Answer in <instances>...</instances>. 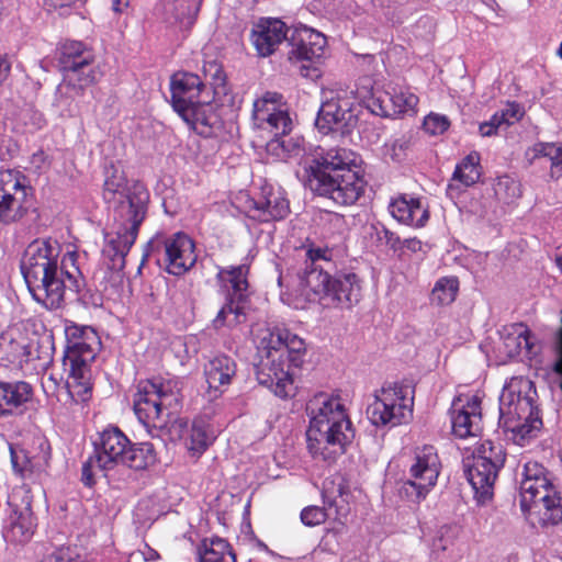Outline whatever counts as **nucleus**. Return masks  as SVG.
Listing matches in <instances>:
<instances>
[{
    "mask_svg": "<svg viewBox=\"0 0 562 562\" xmlns=\"http://www.w3.org/2000/svg\"><path fill=\"white\" fill-rule=\"evenodd\" d=\"M198 134L209 137L220 125V117L210 100L201 99L178 113Z\"/></svg>",
    "mask_w": 562,
    "mask_h": 562,
    "instance_id": "obj_29",
    "label": "nucleus"
},
{
    "mask_svg": "<svg viewBox=\"0 0 562 562\" xmlns=\"http://www.w3.org/2000/svg\"><path fill=\"white\" fill-rule=\"evenodd\" d=\"M211 442V437L201 425L193 424L191 429V445L192 451L201 453Z\"/></svg>",
    "mask_w": 562,
    "mask_h": 562,
    "instance_id": "obj_50",
    "label": "nucleus"
},
{
    "mask_svg": "<svg viewBox=\"0 0 562 562\" xmlns=\"http://www.w3.org/2000/svg\"><path fill=\"white\" fill-rule=\"evenodd\" d=\"M206 87L201 78L192 72H176L170 80L171 104L179 113L186 108L203 99Z\"/></svg>",
    "mask_w": 562,
    "mask_h": 562,
    "instance_id": "obj_28",
    "label": "nucleus"
},
{
    "mask_svg": "<svg viewBox=\"0 0 562 562\" xmlns=\"http://www.w3.org/2000/svg\"><path fill=\"white\" fill-rule=\"evenodd\" d=\"M60 245L37 238L25 248L20 269L32 297L48 310L63 306L68 292L77 294L85 284L77 266V251H68L59 262Z\"/></svg>",
    "mask_w": 562,
    "mask_h": 562,
    "instance_id": "obj_1",
    "label": "nucleus"
},
{
    "mask_svg": "<svg viewBox=\"0 0 562 562\" xmlns=\"http://www.w3.org/2000/svg\"><path fill=\"white\" fill-rule=\"evenodd\" d=\"M130 439L119 427H108L94 442V456L101 471L112 470L122 463Z\"/></svg>",
    "mask_w": 562,
    "mask_h": 562,
    "instance_id": "obj_23",
    "label": "nucleus"
},
{
    "mask_svg": "<svg viewBox=\"0 0 562 562\" xmlns=\"http://www.w3.org/2000/svg\"><path fill=\"white\" fill-rule=\"evenodd\" d=\"M133 406L137 418L145 426H164L180 407L178 381L162 378L139 381Z\"/></svg>",
    "mask_w": 562,
    "mask_h": 562,
    "instance_id": "obj_8",
    "label": "nucleus"
},
{
    "mask_svg": "<svg viewBox=\"0 0 562 562\" xmlns=\"http://www.w3.org/2000/svg\"><path fill=\"white\" fill-rule=\"evenodd\" d=\"M286 135L288 134H273V138L266 145L268 155L277 160H286L289 157L300 151V147L295 142L285 139Z\"/></svg>",
    "mask_w": 562,
    "mask_h": 562,
    "instance_id": "obj_45",
    "label": "nucleus"
},
{
    "mask_svg": "<svg viewBox=\"0 0 562 562\" xmlns=\"http://www.w3.org/2000/svg\"><path fill=\"white\" fill-rule=\"evenodd\" d=\"M506 110H509L507 117L509 119V125L513 124L515 121H518L520 117V110L519 106L515 103H512L508 105Z\"/></svg>",
    "mask_w": 562,
    "mask_h": 562,
    "instance_id": "obj_59",
    "label": "nucleus"
},
{
    "mask_svg": "<svg viewBox=\"0 0 562 562\" xmlns=\"http://www.w3.org/2000/svg\"><path fill=\"white\" fill-rule=\"evenodd\" d=\"M237 364L226 355H217L204 364V375L210 390L220 391L228 386L236 375Z\"/></svg>",
    "mask_w": 562,
    "mask_h": 562,
    "instance_id": "obj_30",
    "label": "nucleus"
},
{
    "mask_svg": "<svg viewBox=\"0 0 562 562\" xmlns=\"http://www.w3.org/2000/svg\"><path fill=\"white\" fill-rule=\"evenodd\" d=\"M363 86L369 101L368 106L372 112L383 116H392L405 113H415L418 104V97L406 88H392L391 91L375 92L371 86V79L366 78Z\"/></svg>",
    "mask_w": 562,
    "mask_h": 562,
    "instance_id": "obj_19",
    "label": "nucleus"
},
{
    "mask_svg": "<svg viewBox=\"0 0 562 562\" xmlns=\"http://www.w3.org/2000/svg\"><path fill=\"white\" fill-rule=\"evenodd\" d=\"M247 300L225 296V303L213 321L216 329L227 326L235 327L246 322L245 305Z\"/></svg>",
    "mask_w": 562,
    "mask_h": 562,
    "instance_id": "obj_37",
    "label": "nucleus"
},
{
    "mask_svg": "<svg viewBox=\"0 0 562 562\" xmlns=\"http://www.w3.org/2000/svg\"><path fill=\"white\" fill-rule=\"evenodd\" d=\"M104 176L103 199L113 207L114 223L105 234L102 255L109 270L121 272L147 216L149 193L139 181L128 182L124 171L114 165L105 168Z\"/></svg>",
    "mask_w": 562,
    "mask_h": 562,
    "instance_id": "obj_2",
    "label": "nucleus"
},
{
    "mask_svg": "<svg viewBox=\"0 0 562 562\" xmlns=\"http://www.w3.org/2000/svg\"><path fill=\"white\" fill-rule=\"evenodd\" d=\"M41 562H83L69 548H60L45 557Z\"/></svg>",
    "mask_w": 562,
    "mask_h": 562,
    "instance_id": "obj_52",
    "label": "nucleus"
},
{
    "mask_svg": "<svg viewBox=\"0 0 562 562\" xmlns=\"http://www.w3.org/2000/svg\"><path fill=\"white\" fill-rule=\"evenodd\" d=\"M404 145H405L404 142L395 140L394 144H393V150H395L396 146H398L400 149H403Z\"/></svg>",
    "mask_w": 562,
    "mask_h": 562,
    "instance_id": "obj_62",
    "label": "nucleus"
},
{
    "mask_svg": "<svg viewBox=\"0 0 562 562\" xmlns=\"http://www.w3.org/2000/svg\"><path fill=\"white\" fill-rule=\"evenodd\" d=\"M247 213L261 223L280 221L290 213L289 200L280 188L265 186L258 198L248 201Z\"/></svg>",
    "mask_w": 562,
    "mask_h": 562,
    "instance_id": "obj_22",
    "label": "nucleus"
},
{
    "mask_svg": "<svg viewBox=\"0 0 562 562\" xmlns=\"http://www.w3.org/2000/svg\"><path fill=\"white\" fill-rule=\"evenodd\" d=\"M322 496L324 507H305L301 512L302 522L310 527L321 525L328 518L345 522L351 512V493L346 480L340 475L326 479Z\"/></svg>",
    "mask_w": 562,
    "mask_h": 562,
    "instance_id": "obj_15",
    "label": "nucleus"
},
{
    "mask_svg": "<svg viewBox=\"0 0 562 562\" xmlns=\"http://www.w3.org/2000/svg\"><path fill=\"white\" fill-rule=\"evenodd\" d=\"M557 265L560 268V270L562 271V254L557 257Z\"/></svg>",
    "mask_w": 562,
    "mask_h": 562,
    "instance_id": "obj_63",
    "label": "nucleus"
},
{
    "mask_svg": "<svg viewBox=\"0 0 562 562\" xmlns=\"http://www.w3.org/2000/svg\"><path fill=\"white\" fill-rule=\"evenodd\" d=\"M281 99L280 93L268 91L254 102V120L259 126L276 135L289 134L293 125L289 113L278 109Z\"/></svg>",
    "mask_w": 562,
    "mask_h": 562,
    "instance_id": "obj_21",
    "label": "nucleus"
},
{
    "mask_svg": "<svg viewBox=\"0 0 562 562\" xmlns=\"http://www.w3.org/2000/svg\"><path fill=\"white\" fill-rule=\"evenodd\" d=\"M448 530V527H442L440 529V535L432 540V551L434 552H445L449 547V541L445 539L443 531Z\"/></svg>",
    "mask_w": 562,
    "mask_h": 562,
    "instance_id": "obj_55",
    "label": "nucleus"
},
{
    "mask_svg": "<svg viewBox=\"0 0 562 562\" xmlns=\"http://www.w3.org/2000/svg\"><path fill=\"white\" fill-rule=\"evenodd\" d=\"M330 222L334 223L335 225L339 226L345 223V218L342 215L334 213L330 215Z\"/></svg>",
    "mask_w": 562,
    "mask_h": 562,
    "instance_id": "obj_61",
    "label": "nucleus"
},
{
    "mask_svg": "<svg viewBox=\"0 0 562 562\" xmlns=\"http://www.w3.org/2000/svg\"><path fill=\"white\" fill-rule=\"evenodd\" d=\"M98 468V462L95 461V456H91L86 462L82 464L81 469V481L86 486L91 487L95 481L93 479V469Z\"/></svg>",
    "mask_w": 562,
    "mask_h": 562,
    "instance_id": "obj_54",
    "label": "nucleus"
},
{
    "mask_svg": "<svg viewBox=\"0 0 562 562\" xmlns=\"http://www.w3.org/2000/svg\"><path fill=\"white\" fill-rule=\"evenodd\" d=\"M368 235L370 241L378 248L386 247L393 251L402 249L400 236L386 228L381 222L372 223L369 226Z\"/></svg>",
    "mask_w": 562,
    "mask_h": 562,
    "instance_id": "obj_42",
    "label": "nucleus"
},
{
    "mask_svg": "<svg viewBox=\"0 0 562 562\" xmlns=\"http://www.w3.org/2000/svg\"><path fill=\"white\" fill-rule=\"evenodd\" d=\"M288 31L280 19L261 18L251 29L250 41L259 56L268 57L288 38Z\"/></svg>",
    "mask_w": 562,
    "mask_h": 562,
    "instance_id": "obj_27",
    "label": "nucleus"
},
{
    "mask_svg": "<svg viewBox=\"0 0 562 562\" xmlns=\"http://www.w3.org/2000/svg\"><path fill=\"white\" fill-rule=\"evenodd\" d=\"M459 291V281L456 277L440 278L430 294V301L436 305H449L457 296Z\"/></svg>",
    "mask_w": 562,
    "mask_h": 562,
    "instance_id": "obj_43",
    "label": "nucleus"
},
{
    "mask_svg": "<svg viewBox=\"0 0 562 562\" xmlns=\"http://www.w3.org/2000/svg\"><path fill=\"white\" fill-rule=\"evenodd\" d=\"M8 516L3 522V537L9 542L24 543L34 532L35 522L29 496L18 499L12 494L8 499Z\"/></svg>",
    "mask_w": 562,
    "mask_h": 562,
    "instance_id": "obj_20",
    "label": "nucleus"
},
{
    "mask_svg": "<svg viewBox=\"0 0 562 562\" xmlns=\"http://www.w3.org/2000/svg\"><path fill=\"white\" fill-rule=\"evenodd\" d=\"M58 64L64 75L56 92L59 105H70L76 97L81 95L100 77L93 65V50L80 41H66L60 46Z\"/></svg>",
    "mask_w": 562,
    "mask_h": 562,
    "instance_id": "obj_7",
    "label": "nucleus"
},
{
    "mask_svg": "<svg viewBox=\"0 0 562 562\" xmlns=\"http://www.w3.org/2000/svg\"><path fill=\"white\" fill-rule=\"evenodd\" d=\"M153 258L167 272L173 276H182L191 269L195 261L194 243L184 233L167 235L156 233L147 243L144 250V259Z\"/></svg>",
    "mask_w": 562,
    "mask_h": 562,
    "instance_id": "obj_11",
    "label": "nucleus"
},
{
    "mask_svg": "<svg viewBox=\"0 0 562 562\" xmlns=\"http://www.w3.org/2000/svg\"><path fill=\"white\" fill-rule=\"evenodd\" d=\"M536 156L547 157L551 161L550 173L552 178L562 177V144L539 143L535 145Z\"/></svg>",
    "mask_w": 562,
    "mask_h": 562,
    "instance_id": "obj_46",
    "label": "nucleus"
},
{
    "mask_svg": "<svg viewBox=\"0 0 562 562\" xmlns=\"http://www.w3.org/2000/svg\"><path fill=\"white\" fill-rule=\"evenodd\" d=\"M360 165L361 158L356 151L345 147L329 148L305 169L306 186L338 205H352L364 192Z\"/></svg>",
    "mask_w": 562,
    "mask_h": 562,
    "instance_id": "obj_3",
    "label": "nucleus"
},
{
    "mask_svg": "<svg viewBox=\"0 0 562 562\" xmlns=\"http://www.w3.org/2000/svg\"><path fill=\"white\" fill-rule=\"evenodd\" d=\"M409 386L392 383L374 394L367 415L374 426L395 427L407 423L413 416L414 397Z\"/></svg>",
    "mask_w": 562,
    "mask_h": 562,
    "instance_id": "obj_12",
    "label": "nucleus"
},
{
    "mask_svg": "<svg viewBox=\"0 0 562 562\" xmlns=\"http://www.w3.org/2000/svg\"><path fill=\"white\" fill-rule=\"evenodd\" d=\"M368 100L366 89H338L334 95L325 100L317 113L315 120L316 127L327 134L333 131H345L355 126L357 123L356 105L360 101Z\"/></svg>",
    "mask_w": 562,
    "mask_h": 562,
    "instance_id": "obj_13",
    "label": "nucleus"
},
{
    "mask_svg": "<svg viewBox=\"0 0 562 562\" xmlns=\"http://www.w3.org/2000/svg\"><path fill=\"white\" fill-rule=\"evenodd\" d=\"M452 431L459 438L474 436L481 429V400L476 395L458 396L450 408Z\"/></svg>",
    "mask_w": 562,
    "mask_h": 562,
    "instance_id": "obj_24",
    "label": "nucleus"
},
{
    "mask_svg": "<svg viewBox=\"0 0 562 562\" xmlns=\"http://www.w3.org/2000/svg\"><path fill=\"white\" fill-rule=\"evenodd\" d=\"M31 164L35 169L41 170L47 165V156L42 149H40L32 155Z\"/></svg>",
    "mask_w": 562,
    "mask_h": 562,
    "instance_id": "obj_56",
    "label": "nucleus"
},
{
    "mask_svg": "<svg viewBox=\"0 0 562 562\" xmlns=\"http://www.w3.org/2000/svg\"><path fill=\"white\" fill-rule=\"evenodd\" d=\"M307 411L311 415L306 430L307 448L314 458L331 462L337 456L346 452V448L355 438V429L345 413L339 398L325 394L315 396Z\"/></svg>",
    "mask_w": 562,
    "mask_h": 562,
    "instance_id": "obj_4",
    "label": "nucleus"
},
{
    "mask_svg": "<svg viewBox=\"0 0 562 562\" xmlns=\"http://www.w3.org/2000/svg\"><path fill=\"white\" fill-rule=\"evenodd\" d=\"M503 355L513 358L519 355L522 346L528 350L531 349L530 331L524 324H514L509 328H505L501 334Z\"/></svg>",
    "mask_w": 562,
    "mask_h": 562,
    "instance_id": "obj_35",
    "label": "nucleus"
},
{
    "mask_svg": "<svg viewBox=\"0 0 562 562\" xmlns=\"http://www.w3.org/2000/svg\"><path fill=\"white\" fill-rule=\"evenodd\" d=\"M290 44L292 48L289 52V58L308 63V65L301 66V74L305 77L317 78L319 71L315 64L324 54L326 37L319 32L303 27L292 33Z\"/></svg>",
    "mask_w": 562,
    "mask_h": 562,
    "instance_id": "obj_18",
    "label": "nucleus"
},
{
    "mask_svg": "<svg viewBox=\"0 0 562 562\" xmlns=\"http://www.w3.org/2000/svg\"><path fill=\"white\" fill-rule=\"evenodd\" d=\"M495 195L504 203H510L521 195L520 183L508 175L499 176L494 184Z\"/></svg>",
    "mask_w": 562,
    "mask_h": 562,
    "instance_id": "obj_47",
    "label": "nucleus"
},
{
    "mask_svg": "<svg viewBox=\"0 0 562 562\" xmlns=\"http://www.w3.org/2000/svg\"><path fill=\"white\" fill-rule=\"evenodd\" d=\"M259 362L256 364V376L259 384L271 390L279 397L291 395L293 379L291 363H288L278 350L263 348L261 337L258 335Z\"/></svg>",
    "mask_w": 562,
    "mask_h": 562,
    "instance_id": "obj_16",
    "label": "nucleus"
},
{
    "mask_svg": "<svg viewBox=\"0 0 562 562\" xmlns=\"http://www.w3.org/2000/svg\"><path fill=\"white\" fill-rule=\"evenodd\" d=\"M203 75L213 89L214 99L227 95L226 74L222 65L216 60L204 61Z\"/></svg>",
    "mask_w": 562,
    "mask_h": 562,
    "instance_id": "obj_44",
    "label": "nucleus"
},
{
    "mask_svg": "<svg viewBox=\"0 0 562 562\" xmlns=\"http://www.w3.org/2000/svg\"><path fill=\"white\" fill-rule=\"evenodd\" d=\"M310 303L325 308L351 307L361 299V280L353 272L312 271L305 277V291L300 294Z\"/></svg>",
    "mask_w": 562,
    "mask_h": 562,
    "instance_id": "obj_9",
    "label": "nucleus"
},
{
    "mask_svg": "<svg viewBox=\"0 0 562 562\" xmlns=\"http://www.w3.org/2000/svg\"><path fill=\"white\" fill-rule=\"evenodd\" d=\"M329 250L322 248H311L306 251V260L304 267L299 271L297 291L302 294L305 291V277L312 271L322 270V272H329L331 266L330 258L327 256Z\"/></svg>",
    "mask_w": 562,
    "mask_h": 562,
    "instance_id": "obj_39",
    "label": "nucleus"
},
{
    "mask_svg": "<svg viewBox=\"0 0 562 562\" xmlns=\"http://www.w3.org/2000/svg\"><path fill=\"white\" fill-rule=\"evenodd\" d=\"M157 461L154 445L150 442L132 443L126 450L122 465L140 471L154 465Z\"/></svg>",
    "mask_w": 562,
    "mask_h": 562,
    "instance_id": "obj_36",
    "label": "nucleus"
},
{
    "mask_svg": "<svg viewBox=\"0 0 562 562\" xmlns=\"http://www.w3.org/2000/svg\"><path fill=\"white\" fill-rule=\"evenodd\" d=\"M509 110H503L502 112H496L490 121L483 122L479 126L480 134L483 137H490L496 134L497 128L503 124L509 125V119L507 117Z\"/></svg>",
    "mask_w": 562,
    "mask_h": 562,
    "instance_id": "obj_48",
    "label": "nucleus"
},
{
    "mask_svg": "<svg viewBox=\"0 0 562 562\" xmlns=\"http://www.w3.org/2000/svg\"><path fill=\"white\" fill-rule=\"evenodd\" d=\"M248 272L249 267L247 265L220 268L217 280L221 288L225 291V296L247 300Z\"/></svg>",
    "mask_w": 562,
    "mask_h": 562,
    "instance_id": "obj_33",
    "label": "nucleus"
},
{
    "mask_svg": "<svg viewBox=\"0 0 562 562\" xmlns=\"http://www.w3.org/2000/svg\"><path fill=\"white\" fill-rule=\"evenodd\" d=\"M522 386L531 390V382L512 383L503 389L499 396V425L506 431L525 439L533 430L538 429L541 420L537 416V407L533 396L521 395Z\"/></svg>",
    "mask_w": 562,
    "mask_h": 562,
    "instance_id": "obj_10",
    "label": "nucleus"
},
{
    "mask_svg": "<svg viewBox=\"0 0 562 562\" xmlns=\"http://www.w3.org/2000/svg\"><path fill=\"white\" fill-rule=\"evenodd\" d=\"M519 492L521 510L532 526L562 525V496L542 464L537 461L524 464Z\"/></svg>",
    "mask_w": 562,
    "mask_h": 562,
    "instance_id": "obj_5",
    "label": "nucleus"
},
{
    "mask_svg": "<svg viewBox=\"0 0 562 562\" xmlns=\"http://www.w3.org/2000/svg\"><path fill=\"white\" fill-rule=\"evenodd\" d=\"M34 389L24 380H0V419L23 415L33 400Z\"/></svg>",
    "mask_w": 562,
    "mask_h": 562,
    "instance_id": "obj_26",
    "label": "nucleus"
},
{
    "mask_svg": "<svg viewBox=\"0 0 562 562\" xmlns=\"http://www.w3.org/2000/svg\"><path fill=\"white\" fill-rule=\"evenodd\" d=\"M11 462L13 470L21 476H24L27 472L32 471L31 462L23 450L16 452L13 449H11Z\"/></svg>",
    "mask_w": 562,
    "mask_h": 562,
    "instance_id": "obj_53",
    "label": "nucleus"
},
{
    "mask_svg": "<svg viewBox=\"0 0 562 562\" xmlns=\"http://www.w3.org/2000/svg\"><path fill=\"white\" fill-rule=\"evenodd\" d=\"M449 120L445 115L429 114L424 120V130L430 135H440L449 127Z\"/></svg>",
    "mask_w": 562,
    "mask_h": 562,
    "instance_id": "obj_49",
    "label": "nucleus"
},
{
    "mask_svg": "<svg viewBox=\"0 0 562 562\" xmlns=\"http://www.w3.org/2000/svg\"><path fill=\"white\" fill-rule=\"evenodd\" d=\"M439 461L434 447H424L416 453L415 463L409 469V479L403 482L400 495L419 503L435 486L439 475Z\"/></svg>",
    "mask_w": 562,
    "mask_h": 562,
    "instance_id": "obj_17",
    "label": "nucleus"
},
{
    "mask_svg": "<svg viewBox=\"0 0 562 562\" xmlns=\"http://www.w3.org/2000/svg\"><path fill=\"white\" fill-rule=\"evenodd\" d=\"M390 213L400 223L422 227L428 221L429 214L418 199L398 196L390 203Z\"/></svg>",
    "mask_w": 562,
    "mask_h": 562,
    "instance_id": "obj_31",
    "label": "nucleus"
},
{
    "mask_svg": "<svg viewBox=\"0 0 562 562\" xmlns=\"http://www.w3.org/2000/svg\"><path fill=\"white\" fill-rule=\"evenodd\" d=\"M66 348L63 357L64 371L68 374L67 387L82 401L91 391L90 363L94 360L100 339L97 331L88 326L66 327Z\"/></svg>",
    "mask_w": 562,
    "mask_h": 562,
    "instance_id": "obj_6",
    "label": "nucleus"
},
{
    "mask_svg": "<svg viewBox=\"0 0 562 562\" xmlns=\"http://www.w3.org/2000/svg\"><path fill=\"white\" fill-rule=\"evenodd\" d=\"M130 4V0H112V9L113 11L121 13L126 9Z\"/></svg>",
    "mask_w": 562,
    "mask_h": 562,
    "instance_id": "obj_60",
    "label": "nucleus"
},
{
    "mask_svg": "<svg viewBox=\"0 0 562 562\" xmlns=\"http://www.w3.org/2000/svg\"><path fill=\"white\" fill-rule=\"evenodd\" d=\"M259 336L263 348L278 350L280 355L282 353V358L294 368L302 364L305 342L297 335L286 328L273 327L260 329Z\"/></svg>",
    "mask_w": 562,
    "mask_h": 562,
    "instance_id": "obj_25",
    "label": "nucleus"
},
{
    "mask_svg": "<svg viewBox=\"0 0 562 562\" xmlns=\"http://www.w3.org/2000/svg\"><path fill=\"white\" fill-rule=\"evenodd\" d=\"M201 0H166L165 14L169 23L190 27L200 8Z\"/></svg>",
    "mask_w": 562,
    "mask_h": 562,
    "instance_id": "obj_34",
    "label": "nucleus"
},
{
    "mask_svg": "<svg viewBox=\"0 0 562 562\" xmlns=\"http://www.w3.org/2000/svg\"><path fill=\"white\" fill-rule=\"evenodd\" d=\"M11 65L5 56L0 55V85L7 79Z\"/></svg>",
    "mask_w": 562,
    "mask_h": 562,
    "instance_id": "obj_57",
    "label": "nucleus"
},
{
    "mask_svg": "<svg viewBox=\"0 0 562 562\" xmlns=\"http://www.w3.org/2000/svg\"><path fill=\"white\" fill-rule=\"evenodd\" d=\"M199 562H236V555L226 540L205 539L199 548Z\"/></svg>",
    "mask_w": 562,
    "mask_h": 562,
    "instance_id": "obj_38",
    "label": "nucleus"
},
{
    "mask_svg": "<svg viewBox=\"0 0 562 562\" xmlns=\"http://www.w3.org/2000/svg\"><path fill=\"white\" fill-rule=\"evenodd\" d=\"M34 190L19 170H0V223L12 224L25 216L33 206Z\"/></svg>",
    "mask_w": 562,
    "mask_h": 562,
    "instance_id": "obj_14",
    "label": "nucleus"
},
{
    "mask_svg": "<svg viewBox=\"0 0 562 562\" xmlns=\"http://www.w3.org/2000/svg\"><path fill=\"white\" fill-rule=\"evenodd\" d=\"M506 454L499 442L482 441L473 453L472 460L483 462L488 469L501 470L505 463Z\"/></svg>",
    "mask_w": 562,
    "mask_h": 562,
    "instance_id": "obj_40",
    "label": "nucleus"
},
{
    "mask_svg": "<svg viewBox=\"0 0 562 562\" xmlns=\"http://www.w3.org/2000/svg\"><path fill=\"white\" fill-rule=\"evenodd\" d=\"M44 346L41 345L40 342L36 344V357H33V349H34V345L33 344H30L26 348L27 350L25 351V356L27 357V361H32V360H38L40 363L38 366L42 367L43 369H45L52 361V355H50V350L53 349V346L49 341H47V345L45 346V351L43 352H40V348H43Z\"/></svg>",
    "mask_w": 562,
    "mask_h": 562,
    "instance_id": "obj_51",
    "label": "nucleus"
},
{
    "mask_svg": "<svg viewBox=\"0 0 562 562\" xmlns=\"http://www.w3.org/2000/svg\"><path fill=\"white\" fill-rule=\"evenodd\" d=\"M464 472L475 496L479 499L485 501L492 497L493 486L496 481L498 470L488 469L480 461L476 462L474 460H468Z\"/></svg>",
    "mask_w": 562,
    "mask_h": 562,
    "instance_id": "obj_32",
    "label": "nucleus"
},
{
    "mask_svg": "<svg viewBox=\"0 0 562 562\" xmlns=\"http://www.w3.org/2000/svg\"><path fill=\"white\" fill-rule=\"evenodd\" d=\"M407 248L413 252L422 250V241L417 238H407L402 240V248Z\"/></svg>",
    "mask_w": 562,
    "mask_h": 562,
    "instance_id": "obj_58",
    "label": "nucleus"
},
{
    "mask_svg": "<svg viewBox=\"0 0 562 562\" xmlns=\"http://www.w3.org/2000/svg\"><path fill=\"white\" fill-rule=\"evenodd\" d=\"M480 169V155L476 151H472L457 165L452 180L459 181L464 187L473 186L481 177Z\"/></svg>",
    "mask_w": 562,
    "mask_h": 562,
    "instance_id": "obj_41",
    "label": "nucleus"
}]
</instances>
